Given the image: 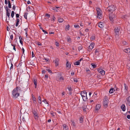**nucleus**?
<instances>
[{
    "label": "nucleus",
    "mask_w": 130,
    "mask_h": 130,
    "mask_svg": "<svg viewBox=\"0 0 130 130\" xmlns=\"http://www.w3.org/2000/svg\"><path fill=\"white\" fill-rule=\"evenodd\" d=\"M42 31L44 32V33H46V34H47L48 33L47 32V31H46L44 30L43 29L42 30Z\"/></svg>",
    "instance_id": "obj_49"
},
{
    "label": "nucleus",
    "mask_w": 130,
    "mask_h": 130,
    "mask_svg": "<svg viewBox=\"0 0 130 130\" xmlns=\"http://www.w3.org/2000/svg\"><path fill=\"white\" fill-rule=\"evenodd\" d=\"M96 10L97 12V18L98 19H101L102 18V12L99 8H97Z\"/></svg>",
    "instance_id": "obj_2"
},
{
    "label": "nucleus",
    "mask_w": 130,
    "mask_h": 130,
    "mask_svg": "<svg viewBox=\"0 0 130 130\" xmlns=\"http://www.w3.org/2000/svg\"><path fill=\"white\" fill-rule=\"evenodd\" d=\"M124 89L126 90H127L128 89V88L127 86L125 84H124Z\"/></svg>",
    "instance_id": "obj_34"
},
{
    "label": "nucleus",
    "mask_w": 130,
    "mask_h": 130,
    "mask_svg": "<svg viewBox=\"0 0 130 130\" xmlns=\"http://www.w3.org/2000/svg\"><path fill=\"white\" fill-rule=\"evenodd\" d=\"M109 18L112 22H113L115 18V16L114 14H110Z\"/></svg>",
    "instance_id": "obj_8"
},
{
    "label": "nucleus",
    "mask_w": 130,
    "mask_h": 130,
    "mask_svg": "<svg viewBox=\"0 0 130 130\" xmlns=\"http://www.w3.org/2000/svg\"><path fill=\"white\" fill-rule=\"evenodd\" d=\"M14 12L13 11H12L11 13V16L12 18H13V17L14 15Z\"/></svg>",
    "instance_id": "obj_31"
},
{
    "label": "nucleus",
    "mask_w": 130,
    "mask_h": 130,
    "mask_svg": "<svg viewBox=\"0 0 130 130\" xmlns=\"http://www.w3.org/2000/svg\"><path fill=\"white\" fill-rule=\"evenodd\" d=\"M84 117H81L79 118V122L80 123H83L84 120Z\"/></svg>",
    "instance_id": "obj_21"
},
{
    "label": "nucleus",
    "mask_w": 130,
    "mask_h": 130,
    "mask_svg": "<svg viewBox=\"0 0 130 130\" xmlns=\"http://www.w3.org/2000/svg\"><path fill=\"white\" fill-rule=\"evenodd\" d=\"M42 102H43L45 104H48V102L46 101L45 99L44 100L42 101Z\"/></svg>",
    "instance_id": "obj_38"
},
{
    "label": "nucleus",
    "mask_w": 130,
    "mask_h": 130,
    "mask_svg": "<svg viewBox=\"0 0 130 130\" xmlns=\"http://www.w3.org/2000/svg\"><path fill=\"white\" fill-rule=\"evenodd\" d=\"M74 80L75 82H78V80L77 79L74 78Z\"/></svg>",
    "instance_id": "obj_45"
},
{
    "label": "nucleus",
    "mask_w": 130,
    "mask_h": 130,
    "mask_svg": "<svg viewBox=\"0 0 130 130\" xmlns=\"http://www.w3.org/2000/svg\"><path fill=\"white\" fill-rule=\"evenodd\" d=\"M45 16L47 17L48 18H49L50 17V15L46 13L45 14Z\"/></svg>",
    "instance_id": "obj_42"
},
{
    "label": "nucleus",
    "mask_w": 130,
    "mask_h": 130,
    "mask_svg": "<svg viewBox=\"0 0 130 130\" xmlns=\"http://www.w3.org/2000/svg\"><path fill=\"white\" fill-rule=\"evenodd\" d=\"M28 30V29L27 28H26L25 29V34H26V37L28 35L27 34Z\"/></svg>",
    "instance_id": "obj_29"
},
{
    "label": "nucleus",
    "mask_w": 130,
    "mask_h": 130,
    "mask_svg": "<svg viewBox=\"0 0 130 130\" xmlns=\"http://www.w3.org/2000/svg\"><path fill=\"white\" fill-rule=\"evenodd\" d=\"M108 97L106 96H105L103 102V105L104 107L106 108L108 106Z\"/></svg>",
    "instance_id": "obj_4"
},
{
    "label": "nucleus",
    "mask_w": 130,
    "mask_h": 130,
    "mask_svg": "<svg viewBox=\"0 0 130 130\" xmlns=\"http://www.w3.org/2000/svg\"><path fill=\"white\" fill-rule=\"evenodd\" d=\"M44 59L46 61V62H47L49 60L47 58H44Z\"/></svg>",
    "instance_id": "obj_53"
},
{
    "label": "nucleus",
    "mask_w": 130,
    "mask_h": 130,
    "mask_svg": "<svg viewBox=\"0 0 130 130\" xmlns=\"http://www.w3.org/2000/svg\"><path fill=\"white\" fill-rule=\"evenodd\" d=\"M19 14H16V17L17 18L19 17Z\"/></svg>",
    "instance_id": "obj_54"
},
{
    "label": "nucleus",
    "mask_w": 130,
    "mask_h": 130,
    "mask_svg": "<svg viewBox=\"0 0 130 130\" xmlns=\"http://www.w3.org/2000/svg\"><path fill=\"white\" fill-rule=\"evenodd\" d=\"M91 65H92V66L93 67V68H95L96 67V65L93 63H92L91 64Z\"/></svg>",
    "instance_id": "obj_37"
},
{
    "label": "nucleus",
    "mask_w": 130,
    "mask_h": 130,
    "mask_svg": "<svg viewBox=\"0 0 130 130\" xmlns=\"http://www.w3.org/2000/svg\"><path fill=\"white\" fill-rule=\"evenodd\" d=\"M82 99L84 101H85L87 99V92L85 91H82L80 93Z\"/></svg>",
    "instance_id": "obj_3"
},
{
    "label": "nucleus",
    "mask_w": 130,
    "mask_h": 130,
    "mask_svg": "<svg viewBox=\"0 0 130 130\" xmlns=\"http://www.w3.org/2000/svg\"><path fill=\"white\" fill-rule=\"evenodd\" d=\"M120 30V27H117L115 28V35L117 36L119 35V32Z\"/></svg>",
    "instance_id": "obj_7"
},
{
    "label": "nucleus",
    "mask_w": 130,
    "mask_h": 130,
    "mask_svg": "<svg viewBox=\"0 0 130 130\" xmlns=\"http://www.w3.org/2000/svg\"><path fill=\"white\" fill-rule=\"evenodd\" d=\"M34 84L35 85V88H36V87H37V80L36 79H34Z\"/></svg>",
    "instance_id": "obj_22"
},
{
    "label": "nucleus",
    "mask_w": 130,
    "mask_h": 130,
    "mask_svg": "<svg viewBox=\"0 0 130 130\" xmlns=\"http://www.w3.org/2000/svg\"><path fill=\"white\" fill-rule=\"evenodd\" d=\"M6 16L8 17V20L7 19H6V21L8 23L9 22V20L10 19V14L11 12V10L10 9H9L8 8H7L6 9Z\"/></svg>",
    "instance_id": "obj_5"
},
{
    "label": "nucleus",
    "mask_w": 130,
    "mask_h": 130,
    "mask_svg": "<svg viewBox=\"0 0 130 130\" xmlns=\"http://www.w3.org/2000/svg\"><path fill=\"white\" fill-rule=\"evenodd\" d=\"M79 64V62L78 61H76L74 63V64L76 65H78Z\"/></svg>",
    "instance_id": "obj_30"
},
{
    "label": "nucleus",
    "mask_w": 130,
    "mask_h": 130,
    "mask_svg": "<svg viewBox=\"0 0 130 130\" xmlns=\"http://www.w3.org/2000/svg\"><path fill=\"white\" fill-rule=\"evenodd\" d=\"M127 118L129 119H130V115H127Z\"/></svg>",
    "instance_id": "obj_52"
},
{
    "label": "nucleus",
    "mask_w": 130,
    "mask_h": 130,
    "mask_svg": "<svg viewBox=\"0 0 130 130\" xmlns=\"http://www.w3.org/2000/svg\"><path fill=\"white\" fill-rule=\"evenodd\" d=\"M68 89L69 91H71V90H72L71 88L70 87L68 88Z\"/></svg>",
    "instance_id": "obj_51"
},
{
    "label": "nucleus",
    "mask_w": 130,
    "mask_h": 130,
    "mask_svg": "<svg viewBox=\"0 0 130 130\" xmlns=\"http://www.w3.org/2000/svg\"><path fill=\"white\" fill-rule=\"evenodd\" d=\"M59 59H56L55 61L54 60L53 62H55V66L56 67L57 66L59 65Z\"/></svg>",
    "instance_id": "obj_13"
},
{
    "label": "nucleus",
    "mask_w": 130,
    "mask_h": 130,
    "mask_svg": "<svg viewBox=\"0 0 130 130\" xmlns=\"http://www.w3.org/2000/svg\"><path fill=\"white\" fill-rule=\"evenodd\" d=\"M51 114L52 115V116H53V117H54L55 116V114L54 113H52V112H51Z\"/></svg>",
    "instance_id": "obj_44"
},
{
    "label": "nucleus",
    "mask_w": 130,
    "mask_h": 130,
    "mask_svg": "<svg viewBox=\"0 0 130 130\" xmlns=\"http://www.w3.org/2000/svg\"><path fill=\"white\" fill-rule=\"evenodd\" d=\"M13 35H11L10 36V38H11V40L13 39Z\"/></svg>",
    "instance_id": "obj_50"
},
{
    "label": "nucleus",
    "mask_w": 130,
    "mask_h": 130,
    "mask_svg": "<svg viewBox=\"0 0 130 130\" xmlns=\"http://www.w3.org/2000/svg\"><path fill=\"white\" fill-rule=\"evenodd\" d=\"M69 25H68L66 27L65 29L67 30H69Z\"/></svg>",
    "instance_id": "obj_36"
},
{
    "label": "nucleus",
    "mask_w": 130,
    "mask_h": 130,
    "mask_svg": "<svg viewBox=\"0 0 130 130\" xmlns=\"http://www.w3.org/2000/svg\"><path fill=\"white\" fill-rule=\"evenodd\" d=\"M47 70L50 73H51L52 72L49 69H47Z\"/></svg>",
    "instance_id": "obj_46"
},
{
    "label": "nucleus",
    "mask_w": 130,
    "mask_h": 130,
    "mask_svg": "<svg viewBox=\"0 0 130 130\" xmlns=\"http://www.w3.org/2000/svg\"><path fill=\"white\" fill-rule=\"evenodd\" d=\"M32 57H34L35 56V55L34 54V53L33 52H32Z\"/></svg>",
    "instance_id": "obj_58"
},
{
    "label": "nucleus",
    "mask_w": 130,
    "mask_h": 130,
    "mask_svg": "<svg viewBox=\"0 0 130 130\" xmlns=\"http://www.w3.org/2000/svg\"><path fill=\"white\" fill-rule=\"evenodd\" d=\"M98 71L102 75H104L105 74V71L101 69H99L98 70Z\"/></svg>",
    "instance_id": "obj_10"
},
{
    "label": "nucleus",
    "mask_w": 130,
    "mask_h": 130,
    "mask_svg": "<svg viewBox=\"0 0 130 130\" xmlns=\"http://www.w3.org/2000/svg\"><path fill=\"white\" fill-rule=\"evenodd\" d=\"M56 19V18L55 17H54L52 19V21H54V20H55Z\"/></svg>",
    "instance_id": "obj_57"
},
{
    "label": "nucleus",
    "mask_w": 130,
    "mask_h": 130,
    "mask_svg": "<svg viewBox=\"0 0 130 130\" xmlns=\"http://www.w3.org/2000/svg\"><path fill=\"white\" fill-rule=\"evenodd\" d=\"M71 121L72 125L74 126H76V124H75V122H74V121L73 120H72Z\"/></svg>",
    "instance_id": "obj_33"
},
{
    "label": "nucleus",
    "mask_w": 130,
    "mask_h": 130,
    "mask_svg": "<svg viewBox=\"0 0 130 130\" xmlns=\"http://www.w3.org/2000/svg\"><path fill=\"white\" fill-rule=\"evenodd\" d=\"M82 48V47L81 46H79L78 47V50H80Z\"/></svg>",
    "instance_id": "obj_64"
},
{
    "label": "nucleus",
    "mask_w": 130,
    "mask_h": 130,
    "mask_svg": "<svg viewBox=\"0 0 130 130\" xmlns=\"http://www.w3.org/2000/svg\"><path fill=\"white\" fill-rule=\"evenodd\" d=\"M122 43L125 45H126L127 44V43L125 41H123L122 42Z\"/></svg>",
    "instance_id": "obj_41"
},
{
    "label": "nucleus",
    "mask_w": 130,
    "mask_h": 130,
    "mask_svg": "<svg viewBox=\"0 0 130 130\" xmlns=\"http://www.w3.org/2000/svg\"><path fill=\"white\" fill-rule=\"evenodd\" d=\"M37 44L38 45H42V44H41V43L40 42H38L37 43Z\"/></svg>",
    "instance_id": "obj_47"
},
{
    "label": "nucleus",
    "mask_w": 130,
    "mask_h": 130,
    "mask_svg": "<svg viewBox=\"0 0 130 130\" xmlns=\"http://www.w3.org/2000/svg\"><path fill=\"white\" fill-rule=\"evenodd\" d=\"M59 8V7H56L55 8L53 7H51V9L52 10H54L56 12H57L58 11V8Z\"/></svg>",
    "instance_id": "obj_14"
},
{
    "label": "nucleus",
    "mask_w": 130,
    "mask_h": 130,
    "mask_svg": "<svg viewBox=\"0 0 130 130\" xmlns=\"http://www.w3.org/2000/svg\"><path fill=\"white\" fill-rule=\"evenodd\" d=\"M79 34L80 36H83V34L82 32L81 31H80L79 32Z\"/></svg>",
    "instance_id": "obj_56"
},
{
    "label": "nucleus",
    "mask_w": 130,
    "mask_h": 130,
    "mask_svg": "<svg viewBox=\"0 0 130 130\" xmlns=\"http://www.w3.org/2000/svg\"><path fill=\"white\" fill-rule=\"evenodd\" d=\"M124 51L127 53H129L130 52V50L129 48H127L125 49Z\"/></svg>",
    "instance_id": "obj_19"
},
{
    "label": "nucleus",
    "mask_w": 130,
    "mask_h": 130,
    "mask_svg": "<svg viewBox=\"0 0 130 130\" xmlns=\"http://www.w3.org/2000/svg\"><path fill=\"white\" fill-rule=\"evenodd\" d=\"M57 80H60V81H62L63 80V79L62 76H60L58 77L57 79Z\"/></svg>",
    "instance_id": "obj_18"
},
{
    "label": "nucleus",
    "mask_w": 130,
    "mask_h": 130,
    "mask_svg": "<svg viewBox=\"0 0 130 130\" xmlns=\"http://www.w3.org/2000/svg\"><path fill=\"white\" fill-rule=\"evenodd\" d=\"M55 44L57 46H58L59 45V43H58V42H55Z\"/></svg>",
    "instance_id": "obj_40"
},
{
    "label": "nucleus",
    "mask_w": 130,
    "mask_h": 130,
    "mask_svg": "<svg viewBox=\"0 0 130 130\" xmlns=\"http://www.w3.org/2000/svg\"><path fill=\"white\" fill-rule=\"evenodd\" d=\"M95 38V37L93 36H92L91 38V40H94Z\"/></svg>",
    "instance_id": "obj_39"
},
{
    "label": "nucleus",
    "mask_w": 130,
    "mask_h": 130,
    "mask_svg": "<svg viewBox=\"0 0 130 130\" xmlns=\"http://www.w3.org/2000/svg\"><path fill=\"white\" fill-rule=\"evenodd\" d=\"M34 116L35 118L36 119H37L38 118V115L37 113H36L34 114Z\"/></svg>",
    "instance_id": "obj_28"
},
{
    "label": "nucleus",
    "mask_w": 130,
    "mask_h": 130,
    "mask_svg": "<svg viewBox=\"0 0 130 130\" xmlns=\"http://www.w3.org/2000/svg\"><path fill=\"white\" fill-rule=\"evenodd\" d=\"M86 72H88V74H89L90 73V71L88 68H86Z\"/></svg>",
    "instance_id": "obj_32"
},
{
    "label": "nucleus",
    "mask_w": 130,
    "mask_h": 130,
    "mask_svg": "<svg viewBox=\"0 0 130 130\" xmlns=\"http://www.w3.org/2000/svg\"><path fill=\"white\" fill-rule=\"evenodd\" d=\"M121 108L123 111H124L125 110V105L124 104L122 105L121 106Z\"/></svg>",
    "instance_id": "obj_17"
},
{
    "label": "nucleus",
    "mask_w": 130,
    "mask_h": 130,
    "mask_svg": "<svg viewBox=\"0 0 130 130\" xmlns=\"http://www.w3.org/2000/svg\"><path fill=\"white\" fill-rule=\"evenodd\" d=\"M101 107V105L100 104H97L95 107V110L96 111H98L100 109Z\"/></svg>",
    "instance_id": "obj_11"
},
{
    "label": "nucleus",
    "mask_w": 130,
    "mask_h": 130,
    "mask_svg": "<svg viewBox=\"0 0 130 130\" xmlns=\"http://www.w3.org/2000/svg\"><path fill=\"white\" fill-rule=\"evenodd\" d=\"M27 13H26L24 15V17L26 19L27 18Z\"/></svg>",
    "instance_id": "obj_43"
},
{
    "label": "nucleus",
    "mask_w": 130,
    "mask_h": 130,
    "mask_svg": "<svg viewBox=\"0 0 130 130\" xmlns=\"http://www.w3.org/2000/svg\"><path fill=\"white\" fill-rule=\"evenodd\" d=\"M12 8L14 10H15V7L14 5L13 6Z\"/></svg>",
    "instance_id": "obj_55"
},
{
    "label": "nucleus",
    "mask_w": 130,
    "mask_h": 130,
    "mask_svg": "<svg viewBox=\"0 0 130 130\" xmlns=\"http://www.w3.org/2000/svg\"><path fill=\"white\" fill-rule=\"evenodd\" d=\"M20 20L19 19H17V22L19 23V22Z\"/></svg>",
    "instance_id": "obj_59"
},
{
    "label": "nucleus",
    "mask_w": 130,
    "mask_h": 130,
    "mask_svg": "<svg viewBox=\"0 0 130 130\" xmlns=\"http://www.w3.org/2000/svg\"><path fill=\"white\" fill-rule=\"evenodd\" d=\"M22 37L20 36L19 37V39L20 40H21L22 39Z\"/></svg>",
    "instance_id": "obj_63"
},
{
    "label": "nucleus",
    "mask_w": 130,
    "mask_h": 130,
    "mask_svg": "<svg viewBox=\"0 0 130 130\" xmlns=\"http://www.w3.org/2000/svg\"><path fill=\"white\" fill-rule=\"evenodd\" d=\"M63 20L62 18H59L58 21L60 23L62 22H63Z\"/></svg>",
    "instance_id": "obj_24"
},
{
    "label": "nucleus",
    "mask_w": 130,
    "mask_h": 130,
    "mask_svg": "<svg viewBox=\"0 0 130 130\" xmlns=\"http://www.w3.org/2000/svg\"><path fill=\"white\" fill-rule=\"evenodd\" d=\"M20 42L21 44H23V42L21 40H20Z\"/></svg>",
    "instance_id": "obj_61"
},
{
    "label": "nucleus",
    "mask_w": 130,
    "mask_h": 130,
    "mask_svg": "<svg viewBox=\"0 0 130 130\" xmlns=\"http://www.w3.org/2000/svg\"><path fill=\"white\" fill-rule=\"evenodd\" d=\"M63 129L64 130H68V127L66 125L64 124L63 125Z\"/></svg>",
    "instance_id": "obj_20"
},
{
    "label": "nucleus",
    "mask_w": 130,
    "mask_h": 130,
    "mask_svg": "<svg viewBox=\"0 0 130 130\" xmlns=\"http://www.w3.org/2000/svg\"><path fill=\"white\" fill-rule=\"evenodd\" d=\"M126 102V104L130 106V96L127 99Z\"/></svg>",
    "instance_id": "obj_15"
},
{
    "label": "nucleus",
    "mask_w": 130,
    "mask_h": 130,
    "mask_svg": "<svg viewBox=\"0 0 130 130\" xmlns=\"http://www.w3.org/2000/svg\"><path fill=\"white\" fill-rule=\"evenodd\" d=\"M8 5L9 8H11V4L10 2L9 1H8Z\"/></svg>",
    "instance_id": "obj_35"
},
{
    "label": "nucleus",
    "mask_w": 130,
    "mask_h": 130,
    "mask_svg": "<svg viewBox=\"0 0 130 130\" xmlns=\"http://www.w3.org/2000/svg\"><path fill=\"white\" fill-rule=\"evenodd\" d=\"M74 27L75 28H77L78 27H79V26L78 25H74Z\"/></svg>",
    "instance_id": "obj_48"
},
{
    "label": "nucleus",
    "mask_w": 130,
    "mask_h": 130,
    "mask_svg": "<svg viewBox=\"0 0 130 130\" xmlns=\"http://www.w3.org/2000/svg\"><path fill=\"white\" fill-rule=\"evenodd\" d=\"M94 45V43H92L89 46V48L91 50L93 48Z\"/></svg>",
    "instance_id": "obj_12"
},
{
    "label": "nucleus",
    "mask_w": 130,
    "mask_h": 130,
    "mask_svg": "<svg viewBox=\"0 0 130 130\" xmlns=\"http://www.w3.org/2000/svg\"><path fill=\"white\" fill-rule=\"evenodd\" d=\"M21 90V89H20L17 87L14 89L12 91V94L13 97L15 98H17L19 95V93H18V90Z\"/></svg>",
    "instance_id": "obj_1"
},
{
    "label": "nucleus",
    "mask_w": 130,
    "mask_h": 130,
    "mask_svg": "<svg viewBox=\"0 0 130 130\" xmlns=\"http://www.w3.org/2000/svg\"><path fill=\"white\" fill-rule=\"evenodd\" d=\"M115 91V89L114 88H112L111 89L109 90V92L110 93H112L113 92V91Z\"/></svg>",
    "instance_id": "obj_23"
},
{
    "label": "nucleus",
    "mask_w": 130,
    "mask_h": 130,
    "mask_svg": "<svg viewBox=\"0 0 130 130\" xmlns=\"http://www.w3.org/2000/svg\"><path fill=\"white\" fill-rule=\"evenodd\" d=\"M67 41L69 43H71V38L68 37L67 39Z\"/></svg>",
    "instance_id": "obj_25"
},
{
    "label": "nucleus",
    "mask_w": 130,
    "mask_h": 130,
    "mask_svg": "<svg viewBox=\"0 0 130 130\" xmlns=\"http://www.w3.org/2000/svg\"><path fill=\"white\" fill-rule=\"evenodd\" d=\"M32 99L34 103L36 104L37 103V102L36 101V98L35 97H33Z\"/></svg>",
    "instance_id": "obj_27"
},
{
    "label": "nucleus",
    "mask_w": 130,
    "mask_h": 130,
    "mask_svg": "<svg viewBox=\"0 0 130 130\" xmlns=\"http://www.w3.org/2000/svg\"><path fill=\"white\" fill-rule=\"evenodd\" d=\"M104 25V23L102 22H100L98 26L100 28H102Z\"/></svg>",
    "instance_id": "obj_16"
},
{
    "label": "nucleus",
    "mask_w": 130,
    "mask_h": 130,
    "mask_svg": "<svg viewBox=\"0 0 130 130\" xmlns=\"http://www.w3.org/2000/svg\"><path fill=\"white\" fill-rule=\"evenodd\" d=\"M74 72H73L71 73V75H72V76L74 75Z\"/></svg>",
    "instance_id": "obj_62"
},
{
    "label": "nucleus",
    "mask_w": 130,
    "mask_h": 130,
    "mask_svg": "<svg viewBox=\"0 0 130 130\" xmlns=\"http://www.w3.org/2000/svg\"><path fill=\"white\" fill-rule=\"evenodd\" d=\"M98 52V51L97 49H96L95 51V54H96V53Z\"/></svg>",
    "instance_id": "obj_60"
},
{
    "label": "nucleus",
    "mask_w": 130,
    "mask_h": 130,
    "mask_svg": "<svg viewBox=\"0 0 130 130\" xmlns=\"http://www.w3.org/2000/svg\"><path fill=\"white\" fill-rule=\"evenodd\" d=\"M38 102L40 104H41L42 102H41V97L40 96H39L38 98Z\"/></svg>",
    "instance_id": "obj_26"
},
{
    "label": "nucleus",
    "mask_w": 130,
    "mask_h": 130,
    "mask_svg": "<svg viewBox=\"0 0 130 130\" xmlns=\"http://www.w3.org/2000/svg\"><path fill=\"white\" fill-rule=\"evenodd\" d=\"M67 62L66 63V68L67 70H69L71 68V65L70 63L67 60Z\"/></svg>",
    "instance_id": "obj_9"
},
{
    "label": "nucleus",
    "mask_w": 130,
    "mask_h": 130,
    "mask_svg": "<svg viewBox=\"0 0 130 130\" xmlns=\"http://www.w3.org/2000/svg\"><path fill=\"white\" fill-rule=\"evenodd\" d=\"M114 6L113 5H112L108 7V10L109 12H112L115 10Z\"/></svg>",
    "instance_id": "obj_6"
}]
</instances>
